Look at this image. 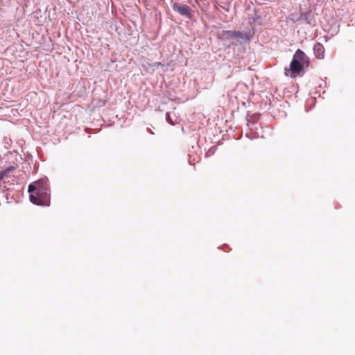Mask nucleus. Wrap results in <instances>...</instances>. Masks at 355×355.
I'll use <instances>...</instances> for the list:
<instances>
[{
	"label": "nucleus",
	"mask_w": 355,
	"mask_h": 355,
	"mask_svg": "<svg viewBox=\"0 0 355 355\" xmlns=\"http://www.w3.org/2000/svg\"><path fill=\"white\" fill-rule=\"evenodd\" d=\"M308 65L309 58L302 51L297 49L293 57L289 69L286 68L284 70L285 75L291 78H295Z\"/></svg>",
	"instance_id": "f257e3e1"
},
{
	"label": "nucleus",
	"mask_w": 355,
	"mask_h": 355,
	"mask_svg": "<svg viewBox=\"0 0 355 355\" xmlns=\"http://www.w3.org/2000/svg\"><path fill=\"white\" fill-rule=\"evenodd\" d=\"M49 190L44 189H39L35 193L30 194L29 198L31 202L37 205L49 206L50 205V194L48 193Z\"/></svg>",
	"instance_id": "f03ea898"
},
{
	"label": "nucleus",
	"mask_w": 355,
	"mask_h": 355,
	"mask_svg": "<svg viewBox=\"0 0 355 355\" xmlns=\"http://www.w3.org/2000/svg\"><path fill=\"white\" fill-rule=\"evenodd\" d=\"M173 7L174 10L178 12L181 15L186 16L189 19L191 18V8L187 5L179 6L174 3Z\"/></svg>",
	"instance_id": "7ed1b4c3"
},
{
	"label": "nucleus",
	"mask_w": 355,
	"mask_h": 355,
	"mask_svg": "<svg viewBox=\"0 0 355 355\" xmlns=\"http://www.w3.org/2000/svg\"><path fill=\"white\" fill-rule=\"evenodd\" d=\"M314 54L318 59H322L324 56V48L320 43H316L313 46Z\"/></svg>",
	"instance_id": "20e7f679"
},
{
	"label": "nucleus",
	"mask_w": 355,
	"mask_h": 355,
	"mask_svg": "<svg viewBox=\"0 0 355 355\" xmlns=\"http://www.w3.org/2000/svg\"><path fill=\"white\" fill-rule=\"evenodd\" d=\"M233 31H223L220 35V38L227 40L233 38Z\"/></svg>",
	"instance_id": "39448f33"
},
{
	"label": "nucleus",
	"mask_w": 355,
	"mask_h": 355,
	"mask_svg": "<svg viewBox=\"0 0 355 355\" xmlns=\"http://www.w3.org/2000/svg\"><path fill=\"white\" fill-rule=\"evenodd\" d=\"M35 184L37 186V191H39V189H44L45 190H49V185L47 184V181L45 180H40L35 182Z\"/></svg>",
	"instance_id": "423d86ee"
},
{
	"label": "nucleus",
	"mask_w": 355,
	"mask_h": 355,
	"mask_svg": "<svg viewBox=\"0 0 355 355\" xmlns=\"http://www.w3.org/2000/svg\"><path fill=\"white\" fill-rule=\"evenodd\" d=\"M233 36H234V37H236V38H241L243 40H249V37H248L247 35H245L240 31H233Z\"/></svg>",
	"instance_id": "0eeeda50"
},
{
	"label": "nucleus",
	"mask_w": 355,
	"mask_h": 355,
	"mask_svg": "<svg viewBox=\"0 0 355 355\" xmlns=\"http://www.w3.org/2000/svg\"><path fill=\"white\" fill-rule=\"evenodd\" d=\"M17 168L15 166H10L4 169L1 173L4 176H6L8 173L14 171Z\"/></svg>",
	"instance_id": "6e6552de"
},
{
	"label": "nucleus",
	"mask_w": 355,
	"mask_h": 355,
	"mask_svg": "<svg viewBox=\"0 0 355 355\" xmlns=\"http://www.w3.org/2000/svg\"><path fill=\"white\" fill-rule=\"evenodd\" d=\"M28 191L29 193H35V192L37 191V186L35 184V182H34V184H29L28 188Z\"/></svg>",
	"instance_id": "1a4fd4ad"
},
{
	"label": "nucleus",
	"mask_w": 355,
	"mask_h": 355,
	"mask_svg": "<svg viewBox=\"0 0 355 355\" xmlns=\"http://www.w3.org/2000/svg\"><path fill=\"white\" fill-rule=\"evenodd\" d=\"M5 176L3 175V173H0V181L4 178Z\"/></svg>",
	"instance_id": "9d476101"
}]
</instances>
